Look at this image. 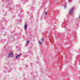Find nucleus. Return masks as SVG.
<instances>
[{
    "label": "nucleus",
    "mask_w": 80,
    "mask_h": 80,
    "mask_svg": "<svg viewBox=\"0 0 80 80\" xmlns=\"http://www.w3.org/2000/svg\"><path fill=\"white\" fill-rule=\"evenodd\" d=\"M43 39L41 38V40L39 42L40 45H42L43 42Z\"/></svg>",
    "instance_id": "f03ea898"
},
{
    "label": "nucleus",
    "mask_w": 80,
    "mask_h": 80,
    "mask_svg": "<svg viewBox=\"0 0 80 80\" xmlns=\"http://www.w3.org/2000/svg\"><path fill=\"white\" fill-rule=\"evenodd\" d=\"M12 55H13V54L12 52H10L9 54V57H10V56H12Z\"/></svg>",
    "instance_id": "20e7f679"
},
{
    "label": "nucleus",
    "mask_w": 80,
    "mask_h": 80,
    "mask_svg": "<svg viewBox=\"0 0 80 80\" xmlns=\"http://www.w3.org/2000/svg\"><path fill=\"white\" fill-rule=\"evenodd\" d=\"M27 27L28 25L27 24V23H26V24L24 25V29H26V28H27Z\"/></svg>",
    "instance_id": "7ed1b4c3"
},
{
    "label": "nucleus",
    "mask_w": 80,
    "mask_h": 80,
    "mask_svg": "<svg viewBox=\"0 0 80 80\" xmlns=\"http://www.w3.org/2000/svg\"><path fill=\"white\" fill-rule=\"evenodd\" d=\"M74 7H73V8H72L71 9H70V11H69V14H72V11H73V10H74Z\"/></svg>",
    "instance_id": "f257e3e1"
},
{
    "label": "nucleus",
    "mask_w": 80,
    "mask_h": 80,
    "mask_svg": "<svg viewBox=\"0 0 80 80\" xmlns=\"http://www.w3.org/2000/svg\"><path fill=\"white\" fill-rule=\"evenodd\" d=\"M47 13V12H45L44 13L45 15H46Z\"/></svg>",
    "instance_id": "0eeeda50"
},
{
    "label": "nucleus",
    "mask_w": 80,
    "mask_h": 80,
    "mask_svg": "<svg viewBox=\"0 0 80 80\" xmlns=\"http://www.w3.org/2000/svg\"><path fill=\"white\" fill-rule=\"evenodd\" d=\"M21 54H19V55H17V56H16V58H18L19 57L21 56Z\"/></svg>",
    "instance_id": "39448f33"
},
{
    "label": "nucleus",
    "mask_w": 80,
    "mask_h": 80,
    "mask_svg": "<svg viewBox=\"0 0 80 80\" xmlns=\"http://www.w3.org/2000/svg\"><path fill=\"white\" fill-rule=\"evenodd\" d=\"M29 42H30L29 40H28V41L27 42V44H28V43Z\"/></svg>",
    "instance_id": "423d86ee"
},
{
    "label": "nucleus",
    "mask_w": 80,
    "mask_h": 80,
    "mask_svg": "<svg viewBox=\"0 0 80 80\" xmlns=\"http://www.w3.org/2000/svg\"><path fill=\"white\" fill-rule=\"evenodd\" d=\"M65 6H67L66 4L65 5Z\"/></svg>",
    "instance_id": "6e6552de"
}]
</instances>
